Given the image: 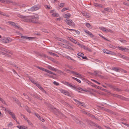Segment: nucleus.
<instances>
[{"instance_id":"obj_59","label":"nucleus","mask_w":129,"mask_h":129,"mask_svg":"<svg viewBox=\"0 0 129 129\" xmlns=\"http://www.w3.org/2000/svg\"><path fill=\"white\" fill-rule=\"evenodd\" d=\"M68 10L66 8H63L61 10L62 12H63V11Z\"/></svg>"},{"instance_id":"obj_52","label":"nucleus","mask_w":129,"mask_h":129,"mask_svg":"<svg viewBox=\"0 0 129 129\" xmlns=\"http://www.w3.org/2000/svg\"><path fill=\"white\" fill-rule=\"evenodd\" d=\"M121 58L125 59H129L128 57H127L124 55H122V57Z\"/></svg>"},{"instance_id":"obj_57","label":"nucleus","mask_w":129,"mask_h":129,"mask_svg":"<svg viewBox=\"0 0 129 129\" xmlns=\"http://www.w3.org/2000/svg\"><path fill=\"white\" fill-rule=\"evenodd\" d=\"M101 29L104 31H106V29L104 27H102Z\"/></svg>"},{"instance_id":"obj_29","label":"nucleus","mask_w":129,"mask_h":129,"mask_svg":"<svg viewBox=\"0 0 129 129\" xmlns=\"http://www.w3.org/2000/svg\"><path fill=\"white\" fill-rule=\"evenodd\" d=\"M103 52L109 54L111 52L107 50H104Z\"/></svg>"},{"instance_id":"obj_21","label":"nucleus","mask_w":129,"mask_h":129,"mask_svg":"<svg viewBox=\"0 0 129 129\" xmlns=\"http://www.w3.org/2000/svg\"><path fill=\"white\" fill-rule=\"evenodd\" d=\"M94 5L96 7H100V8H102L103 7L102 5L100 4H98V3H94Z\"/></svg>"},{"instance_id":"obj_1","label":"nucleus","mask_w":129,"mask_h":129,"mask_svg":"<svg viewBox=\"0 0 129 129\" xmlns=\"http://www.w3.org/2000/svg\"><path fill=\"white\" fill-rule=\"evenodd\" d=\"M17 16L18 17L22 18L24 21L33 23H37L38 19H39V18L34 16H24L19 14H18Z\"/></svg>"},{"instance_id":"obj_61","label":"nucleus","mask_w":129,"mask_h":129,"mask_svg":"<svg viewBox=\"0 0 129 129\" xmlns=\"http://www.w3.org/2000/svg\"><path fill=\"white\" fill-rule=\"evenodd\" d=\"M13 125V124L12 123L10 122L8 124V127H9L12 126Z\"/></svg>"},{"instance_id":"obj_33","label":"nucleus","mask_w":129,"mask_h":129,"mask_svg":"<svg viewBox=\"0 0 129 129\" xmlns=\"http://www.w3.org/2000/svg\"><path fill=\"white\" fill-rule=\"evenodd\" d=\"M75 121L76 122H77V123L78 124L80 123L81 124V122L78 119L75 118Z\"/></svg>"},{"instance_id":"obj_3","label":"nucleus","mask_w":129,"mask_h":129,"mask_svg":"<svg viewBox=\"0 0 129 129\" xmlns=\"http://www.w3.org/2000/svg\"><path fill=\"white\" fill-rule=\"evenodd\" d=\"M65 21L69 26H75V23L71 20L66 19L65 20Z\"/></svg>"},{"instance_id":"obj_12","label":"nucleus","mask_w":129,"mask_h":129,"mask_svg":"<svg viewBox=\"0 0 129 129\" xmlns=\"http://www.w3.org/2000/svg\"><path fill=\"white\" fill-rule=\"evenodd\" d=\"M61 103L62 104H63L64 105H65L67 106H68V107H69L71 109L72 108V107L68 103L64 101H61Z\"/></svg>"},{"instance_id":"obj_35","label":"nucleus","mask_w":129,"mask_h":129,"mask_svg":"<svg viewBox=\"0 0 129 129\" xmlns=\"http://www.w3.org/2000/svg\"><path fill=\"white\" fill-rule=\"evenodd\" d=\"M72 78H73V79H74V80H76V81H77L78 82H79V83H81V81L80 80H79V79H77L76 78L73 77H72Z\"/></svg>"},{"instance_id":"obj_8","label":"nucleus","mask_w":129,"mask_h":129,"mask_svg":"<svg viewBox=\"0 0 129 129\" xmlns=\"http://www.w3.org/2000/svg\"><path fill=\"white\" fill-rule=\"evenodd\" d=\"M7 112L9 113V114L12 116V118L16 121H17V119L15 117V115L13 112H10L9 111L7 110Z\"/></svg>"},{"instance_id":"obj_26","label":"nucleus","mask_w":129,"mask_h":129,"mask_svg":"<svg viewBox=\"0 0 129 129\" xmlns=\"http://www.w3.org/2000/svg\"><path fill=\"white\" fill-rule=\"evenodd\" d=\"M74 100L75 101L76 103L77 104L80 105V104H83V103H82L81 102H79L78 100L74 99Z\"/></svg>"},{"instance_id":"obj_11","label":"nucleus","mask_w":129,"mask_h":129,"mask_svg":"<svg viewBox=\"0 0 129 129\" xmlns=\"http://www.w3.org/2000/svg\"><path fill=\"white\" fill-rule=\"evenodd\" d=\"M74 87H73V88L75 90H80L83 91H86L83 89L81 87H79L77 86H75L74 85Z\"/></svg>"},{"instance_id":"obj_2","label":"nucleus","mask_w":129,"mask_h":129,"mask_svg":"<svg viewBox=\"0 0 129 129\" xmlns=\"http://www.w3.org/2000/svg\"><path fill=\"white\" fill-rule=\"evenodd\" d=\"M1 40L4 43H8L11 42L12 40L10 38H3L1 39Z\"/></svg>"},{"instance_id":"obj_34","label":"nucleus","mask_w":129,"mask_h":129,"mask_svg":"<svg viewBox=\"0 0 129 129\" xmlns=\"http://www.w3.org/2000/svg\"><path fill=\"white\" fill-rule=\"evenodd\" d=\"M38 68L39 69H40L44 71H45L46 72V69H44V68H42V67H38Z\"/></svg>"},{"instance_id":"obj_4","label":"nucleus","mask_w":129,"mask_h":129,"mask_svg":"<svg viewBox=\"0 0 129 129\" xmlns=\"http://www.w3.org/2000/svg\"><path fill=\"white\" fill-rule=\"evenodd\" d=\"M41 5H35L31 8V10L32 11H36L39 10L41 8Z\"/></svg>"},{"instance_id":"obj_53","label":"nucleus","mask_w":129,"mask_h":129,"mask_svg":"<svg viewBox=\"0 0 129 129\" xmlns=\"http://www.w3.org/2000/svg\"><path fill=\"white\" fill-rule=\"evenodd\" d=\"M104 10L105 11H107L108 12L110 11V9L109 8H105L104 9Z\"/></svg>"},{"instance_id":"obj_6","label":"nucleus","mask_w":129,"mask_h":129,"mask_svg":"<svg viewBox=\"0 0 129 129\" xmlns=\"http://www.w3.org/2000/svg\"><path fill=\"white\" fill-rule=\"evenodd\" d=\"M34 52L36 54H37V55H39L43 57H44L46 58L47 57V58H49V59H50V58H51V57H48L45 54H40L38 52L36 51H34Z\"/></svg>"},{"instance_id":"obj_27","label":"nucleus","mask_w":129,"mask_h":129,"mask_svg":"<svg viewBox=\"0 0 129 129\" xmlns=\"http://www.w3.org/2000/svg\"><path fill=\"white\" fill-rule=\"evenodd\" d=\"M1 50L2 51H5L7 53H10V52H9V51L8 50L6 49L3 48H1Z\"/></svg>"},{"instance_id":"obj_16","label":"nucleus","mask_w":129,"mask_h":129,"mask_svg":"<svg viewBox=\"0 0 129 129\" xmlns=\"http://www.w3.org/2000/svg\"><path fill=\"white\" fill-rule=\"evenodd\" d=\"M48 68L50 70L53 71H56L57 70V69L55 68H54L50 66H48Z\"/></svg>"},{"instance_id":"obj_18","label":"nucleus","mask_w":129,"mask_h":129,"mask_svg":"<svg viewBox=\"0 0 129 129\" xmlns=\"http://www.w3.org/2000/svg\"><path fill=\"white\" fill-rule=\"evenodd\" d=\"M13 100L15 101V102L19 105H20V103L18 100L15 98H13Z\"/></svg>"},{"instance_id":"obj_62","label":"nucleus","mask_w":129,"mask_h":129,"mask_svg":"<svg viewBox=\"0 0 129 129\" xmlns=\"http://www.w3.org/2000/svg\"><path fill=\"white\" fill-rule=\"evenodd\" d=\"M64 94L66 95H69V93L66 91Z\"/></svg>"},{"instance_id":"obj_50","label":"nucleus","mask_w":129,"mask_h":129,"mask_svg":"<svg viewBox=\"0 0 129 129\" xmlns=\"http://www.w3.org/2000/svg\"><path fill=\"white\" fill-rule=\"evenodd\" d=\"M46 75L48 76L49 77L52 78L54 79H55V78L52 76L48 74H46Z\"/></svg>"},{"instance_id":"obj_44","label":"nucleus","mask_w":129,"mask_h":129,"mask_svg":"<svg viewBox=\"0 0 129 129\" xmlns=\"http://www.w3.org/2000/svg\"><path fill=\"white\" fill-rule=\"evenodd\" d=\"M119 41L123 43H125L126 42V41L125 40H123V39H121Z\"/></svg>"},{"instance_id":"obj_43","label":"nucleus","mask_w":129,"mask_h":129,"mask_svg":"<svg viewBox=\"0 0 129 129\" xmlns=\"http://www.w3.org/2000/svg\"><path fill=\"white\" fill-rule=\"evenodd\" d=\"M39 119L41 121L43 122H44L45 121V120L44 119L43 117H41L40 116V118H39Z\"/></svg>"},{"instance_id":"obj_17","label":"nucleus","mask_w":129,"mask_h":129,"mask_svg":"<svg viewBox=\"0 0 129 129\" xmlns=\"http://www.w3.org/2000/svg\"><path fill=\"white\" fill-rule=\"evenodd\" d=\"M17 127L19 129H25L27 128V127L24 125L20 126L19 125L17 126Z\"/></svg>"},{"instance_id":"obj_5","label":"nucleus","mask_w":129,"mask_h":129,"mask_svg":"<svg viewBox=\"0 0 129 129\" xmlns=\"http://www.w3.org/2000/svg\"><path fill=\"white\" fill-rule=\"evenodd\" d=\"M79 47L84 49L85 50L88 51L90 52H91L92 51L91 50L90 48H88L87 46H86L81 44H79Z\"/></svg>"},{"instance_id":"obj_38","label":"nucleus","mask_w":129,"mask_h":129,"mask_svg":"<svg viewBox=\"0 0 129 129\" xmlns=\"http://www.w3.org/2000/svg\"><path fill=\"white\" fill-rule=\"evenodd\" d=\"M52 16L54 17H58L59 16V15L58 13H53L52 14Z\"/></svg>"},{"instance_id":"obj_55","label":"nucleus","mask_w":129,"mask_h":129,"mask_svg":"<svg viewBox=\"0 0 129 129\" xmlns=\"http://www.w3.org/2000/svg\"><path fill=\"white\" fill-rule=\"evenodd\" d=\"M26 111L29 113H31L30 109L28 108H26Z\"/></svg>"},{"instance_id":"obj_47","label":"nucleus","mask_w":129,"mask_h":129,"mask_svg":"<svg viewBox=\"0 0 129 129\" xmlns=\"http://www.w3.org/2000/svg\"><path fill=\"white\" fill-rule=\"evenodd\" d=\"M64 4V3H60V4L59 5V6L61 7L62 8L64 7L63 5Z\"/></svg>"},{"instance_id":"obj_19","label":"nucleus","mask_w":129,"mask_h":129,"mask_svg":"<svg viewBox=\"0 0 129 129\" xmlns=\"http://www.w3.org/2000/svg\"><path fill=\"white\" fill-rule=\"evenodd\" d=\"M52 109L56 112V113H58L59 115L62 114L59 112L58 110L56 109L55 108H52Z\"/></svg>"},{"instance_id":"obj_10","label":"nucleus","mask_w":129,"mask_h":129,"mask_svg":"<svg viewBox=\"0 0 129 129\" xmlns=\"http://www.w3.org/2000/svg\"><path fill=\"white\" fill-rule=\"evenodd\" d=\"M21 36V38L22 39H28L29 40L34 39H35L34 37H28L25 36H22V35Z\"/></svg>"},{"instance_id":"obj_24","label":"nucleus","mask_w":129,"mask_h":129,"mask_svg":"<svg viewBox=\"0 0 129 129\" xmlns=\"http://www.w3.org/2000/svg\"><path fill=\"white\" fill-rule=\"evenodd\" d=\"M101 108L102 110L107 112H109L111 111L107 109L106 108H105L103 107H101Z\"/></svg>"},{"instance_id":"obj_22","label":"nucleus","mask_w":129,"mask_h":129,"mask_svg":"<svg viewBox=\"0 0 129 129\" xmlns=\"http://www.w3.org/2000/svg\"><path fill=\"white\" fill-rule=\"evenodd\" d=\"M72 42H73L75 44H77L79 46V44H81L77 42V41L75 40L74 39H73L72 41H71Z\"/></svg>"},{"instance_id":"obj_42","label":"nucleus","mask_w":129,"mask_h":129,"mask_svg":"<svg viewBox=\"0 0 129 129\" xmlns=\"http://www.w3.org/2000/svg\"><path fill=\"white\" fill-rule=\"evenodd\" d=\"M12 2H13V1H11L7 0L6 1H5V3L8 4L11 3Z\"/></svg>"},{"instance_id":"obj_37","label":"nucleus","mask_w":129,"mask_h":129,"mask_svg":"<svg viewBox=\"0 0 129 129\" xmlns=\"http://www.w3.org/2000/svg\"><path fill=\"white\" fill-rule=\"evenodd\" d=\"M77 55L78 56L82 57L84 56V54L81 53H79L77 54Z\"/></svg>"},{"instance_id":"obj_58","label":"nucleus","mask_w":129,"mask_h":129,"mask_svg":"<svg viewBox=\"0 0 129 129\" xmlns=\"http://www.w3.org/2000/svg\"><path fill=\"white\" fill-rule=\"evenodd\" d=\"M72 39H73V38H72L70 37H67V40H70L71 41H72Z\"/></svg>"},{"instance_id":"obj_9","label":"nucleus","mask_w":129,"mask_h":129,"mask_svg":"<svg viewBox=\"0 0 129 129\" xmlns=\"http://www.w3.org/2000/svg\"><path fill=\"white\" fill-rule=\"evenodd\" d=\"M63 83L65 85H67V86L73 88V87H74V85L72 84L71 83L66 82H63Z\"/></svg>"},{"instance_id":"obj_39","label":"nucleus","mask_w":129,"mask_h":129,"mask_svg":"<svg viewBox=\"0 0 129 129\" xmlns=\"http://www.w3.org/2000/svg\"><path fill=\"white\" fill-rule=\"evenodd\" d=\"M42 31L45 32L46 33H48V32L47 29H42Z\"/></svg>"},{"instance_id":"obj_23","label":"nucleus","mask_w":129,"mask_h":129,"mask_svg":"<svg viewBox=\"0 0 129 129\" xmlns=\"http://www.w3.org/2000/svg\"><path fill=\"white\" fill-rule=\"evenodd\" d=\"M72 42H73L75 44H77L79 46V44H81L77 42V41L75 40L74 39H73L72 41H71Z\"/></svg>"},{"instance_id":"obj_64","label":"nucleus","mask_w":129,"mask_h":129,"mask_svg":"<svg viewBox=\"0 0 129 129\" xmlns=\"http://www.w3.org/2000/svg\"><path fill=\"white\" fill-rule=\"evenodd\" d=\"M66 46V48H68V49H70L71 48V47L70 46H69L68 45H67V46Z\"/></svg>"},{"instance_id":"obj_45","label":"nucleus","mask_w":129,"mask_h":129,"mask_svg":"<svg viewBox=\"0 0 129 129\" xmlns=\"http://www.w3.org/2000/svg\"><path fill=\"white\" fill-rule=\"evenodd\" d=\"M86 26L88 28L90 27L91 26V25L90 24L88 23H86Z\"/></svg>"},{"instance_id":"obj_30","label":"nucleus","mask_w":129,"mask_h":129,"mask_svg":"<svg viewBox=\"0 0 129 129\" xmlns=\"http://www.w3.org/2000/svg\"><path fill=\"white\" fill-rule=\"evenodd\" d=\"M81 111V112L82 113H83L84 114H85L87 115H89V113H88L85 111L82 110Z\"/></svg>"},{"instance_id":"obj_28","label":"nucleus","mask_w":129,"mask_h":129,"mask_svg":"<svg viewBox=\"0 0 129 129\" xmlns=\"http://www.w3.org/2000/svg\"><path fill=\"white\" fill-rule=\"evenodd\" d=\"M94 72L95 74V75L96 76L99 75V74H101V72H99L98 71H94Z\"/></svg>"},{"instance_id":"obj_14","label":"nucleus","mask_w":129,"mask_h":129,"mask_svg":"<svg viewBox=\"0 0 129 129\" xmlns=\"http://www.w3.org/2000/svg\"><path fill=\"white\" fill-rule=\"evenodd\" d=\"M116 95L117 96H116V97L119 98H120L121 99L123 100H125V101H129V98H126L123 97V96H121L120 95Z\"/></svg>"},{"instance_id":"obj_15","label":"nucleus","mask_w":129,"mask_h":129,"mask_svg":"<svg viewBox=\"0 0 129 129\" xmlns=\"http://www.w3.org/2000/svg\"><path fill=\"white\" fill-rule=\"evenodd\" d=\"M8 23L11 24L12 25L15 26L16 27H17L18 28H20V27H19L18 26H17L15 24V23L14 22L12 21H9Z\"/></svg>"},{"instance_id":"obj_63","label":"nucleus","mask_w":129,"mask_h":129,"mask_svg":"<svg viewBox=\"0 0 129 129\" xmlns=\"http://www.w3.org/2000/svg\"><path fill=\"white\" fill-rule=\"evenodd\" d=\"M74 74L76 75L79 76H81V75L80 74L78 73H77V72H74Z\"/></svg>"},{"instance_id":"obj_20","label":"nucleus","mask_w":129,"mask_h":129,"mask_svg":"<svg viewBox=\"0 0 129 129\" xmlns=\"http://www.w3.org/2000/svg\"><path fill=\"white\" fill-rule=\"evenodd\" d=\"M63 16L64 18L68 19L70 17L71 15L70 14H63Z\"/></svg>"},{"instance_id":"obj_46","label":"nucleus","mask_w":129,"mask_h":129,"mask_svg":"<svg viewBox=\"0 0 129 129\" xmlns=\"http://www.w3.org/2000/svg\"><path fill=\"white\" fill-rule=\"evenodd\" d=\"M36 85L38 88L40 89L41 90V88H43L39 84L36 83Z\"/></svg>"},{"instance_id":"obj_56","label":"nucleus","mask_w":129,"mask_h":129,"mask_svg":"<svg viewBox=\"0 0 129 129\" xmlns=\"http://www.w3.org/2000/svg\"><path fill=\"white\" fill-rule=\"evenodd\" d=\"M56 72H57L59 74H61V73H62V72L60 70H58L57 69V70L56 71Z\"/></svg>"},{"instance_id":"obj_31","label":"nucleus","mask_w":129,"mask_h":129,"mask_svg":"<svg viewBox=\"0 0 129 129\" xmlns=\"http://www.w3.org/2000/svg\"><path fill=\"white\" fill-rule=\"evenodd\" d=\"M122 51H125L126 52H128L129 51V50L126 48H123Z\"/></svg>"},{"instance_id":"obj_32","label":"nucleus","mask_w":129,"mask_h":129,"mask_svg":"<svg viewBox=\"0 0 129 129\" xmlns=\"http://www.w3.org/2000/svg\"><path fill=\"white\" fill-rule=\"evenodd\" d=\"M109 87L111 88H112L113 89L114 88V86L110 84H106Z\"/></svg>"},{"instance_id":"obj_13","label":"nucleus","mask_w":129,"mask_h":129,"mask_svg":"<svg viewBox=\"0 0 129 129\" xmlns=\"http://www.w3.org/2000/svg\"><path fill=\"white\" fill-rule=\"evenodd\" d=\"M84 31L91 37L92 38L94 37V36L93 35V34L90 31L87 30H85Z\"/></svg>"},{"instance_id":"obj_41","label":"nucleus","mask_w":129,"mask_h":129,"mask_svg":"<svg viewBox=\"0 0 129 129\" xmlns=\"http://www.w3.org/2000/svg\"><path fill=\"white\" fill-rule=\"evenodd\" d=\"M89 115H88V116H90L93 118H95V117L94 115H93V114H90L89 113Z\"/></svg>"},{"instance_id":"obj_60","label":"nucleus","mask_w":129,"mask_h":129,"mask_svg":"<svg viewBox=\"0 0 129 129\" xmlns=\"http://www.w3.org/2000/svg\"><path fill=\"white\" fill-rule=\"evenodd\" d=\"M41 91H42L43 92H44L46 94H47V92L46 91H45V90H44L43 88H41Z\"/></svg>"},{"instance_id":"obj_36","label":"nucleus","mask_w":129,"mask_h":129,"mask_svg":"<svg viewBox=\"0 0 129 129\" xmlns=\"http://www.w3.org/2000/svg\"><path fill=\"white\" fill-rule=\"evenodd\" d=\"M35 98L41 100H42V98H40L39 95H37L36 96Z\"/></svg>"},{"instance_id":"obj_49","label":"nucleus","mask_w":129,"mask_h":129,"mask_svg":"<svg viewBox=\"0 0 129 129\" xmlns=\"http://www.w3.org/2000/svg\"><path fill=\"white\" fill-rule=\"evenodd\" d=\"M46 72H47L48 73H49V74H53V72L50 71H49L47 70L46 69Z\"/></svg>"},{"instance_id":"obj_48","label":"nucleus","mask_w":129,"mask_h":129,"mask_svg":"<svg viewBox=\"0 0 129 129\" xmlns=\"http://www.w3.org/2000/svg\"><path fill=\"white\" fill-rule=\"evenodd\" d=\"M53 83L54 85L56 86H58L59 85V84L58 83L55 81L53 82Z\"/></svg>"},{"instance_id":"obj_51","label":"nucleus","mask_w":129,"mask_h":129,"mask_svg":"<svg viewBox=\"0 0 129 129\" xmlns=\"http://www.w3.org/2000/svg\"><path fill=\"white\" fill-rule=\"evenodd\" d=\"M73 31H75V32L78 35H79L80 33V31H79L78 30L74 29V30Z\"/></svg>"},{"instance_id":"obj_54","label":"nucleus","mask_w":129,"mask_h":129,"mask_svg":"<svg viewBox=\"0 0 129 129\" xmlns=\"http://www.w3.org/2000/svg\"><path fill=\"white\" fill-rule=\"evenodd\" d=\"M81 13L84 16H86L87 15L86 13L85 12L83 11L81 12Z\"/></svg>"},{"instance_id":"obj_25","label":"nucleus","mask_w":129,"mask_h":129,"mask_svg":"<svg viewBox=\"0 0 129 129\" xmlns=\"http://www.w3.org/2000/svg\"><path fill=\"white\" fill-rule=\"evenodd\" d=\"M113 90H114L116 91H121V89L117 88L115 86L114 87V88Z\"/></svg>"},{"instance_id":"obj_7","label":"nucleus","mask_w":129,"mask_h":129,"mask_svg":"<svg viewBox=\"0 0 129 129\" xmlns=\"http://www.w3.org/2000/svg\"><path fill=\"white\" fill-rule=\"evenodd\" d=\"M34 52L36 54H37V55H39L43 57H44L46 58L47 57V58H49V59H50V58H51V57H48L45 54H40L38 52L36 51H34Z\"/></svg>"},{"instance_id":"obj_40","label":"nucleus","mask_w":129,"mask_h":129,"mask_svg":"<svg viewBox=\"0 0 129 129\" xmlns=\"http://www.w3.org/2000/svg\"><path fill=\"white\" fill-rule=\"evenodd\" d=\"M112 69L116 72H118L119 70L118 68H117L114 67L112 68Z\"/></svg>"}]
</instances>
